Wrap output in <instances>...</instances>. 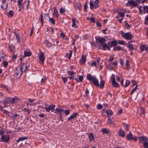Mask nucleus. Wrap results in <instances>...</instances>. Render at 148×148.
<instances>
[{
    "label": "nucleus",
    "instance_id": "nucleus-48",
    "mask_svg": "<svg viewBox=\"0 0 148 148\" xmlns=\"http://www.w3.org/2000/svg\"><path fill=\"white\" fill-rule=\"evenodd\" d=\"M76 6L77 8H78L79 10H80V8L81 7V4L80 3H77Z\"/></svg>",
    "mask_w": 148,
    "mask_h": 148
},
{
    "label": "nucleus",
    "instance_id": "nucleus-2",
    "mask_svg": "<svg viewBox=\"0 0 148 148\" xmlns=\"http://www.w3.org/2000/svg\"><path fill=\"white\" fill-rule=\"evenodd\" d=\"M23 70L21 69L20 66H17L16 69L15 74L17 78L19 79L21 76Z\"/></svg>",
    "mask_w": 148,
    "mask_h": 148
},
{
    "label": "nucleus",
    "instance_id": "nucleus-52",
    "mask_svg": "<svg viewBox=\"0 0 148 148\" xmlns=\"http://www.w3.org/2000/svg\"><path fill=\"white\" fill-rule=\"evenodd\" d=\"M16 35V39L17 40V42H19L20 41V39L19 37L18 36V35L16 33H15Z\"/></svg>",
    "mask_w": 148,
    "mask_h": 148
},
{
    "label": "nucleus",
    "instance_id": "nucleus-18",
    "mask_svg": "<svg viewBox=\"0 0 148 148\" xmlns=\"http://www.w3.org/2000/svg\"><path fill=\"white\" fill-rule=\"evenodd\" d=\"M19 117V116L18 114L14 113L12 114L11 118H12L13 119L14 121L15 119H17V118Z\"/></svg>",
    "mask_w": 148,
    "mask_h": 148
},
{
    "label": "nucleus",
    "instance_id": "nucleus-9",
    "mask_svg": "<svg viewBox=\"0 0 148 148\" xmlns=\"http://www.w3.org/2000/svg\"><path fill=\"white\" fill-rule=\"evenodd\" d=\"M29 4V1L26 0L23 3V9L27 10L28 8V6Z\"/></svg>",
    "mask_w": 148,
    "mask_h": 148
},
{
    "label": "nucleus",
    "instance_id": "nucleus-3",
    "mask_svg": "<svg viewBox=\"0 0 148 148\" xmlns=\"http://www.w3.org/2000/svg\"><path fill=\"white\" fill-rule=\"evenodd\" d=\"M121 34L127 40H130L133 37V35L130 32L124 33L123 32Z\"/></svg>",
    "mask_w": 148,
    "mask_h": 148
},
{
    "label": "nucleus",
    "instance_id": "nucleus-23",
    "mask_svg": "<svg viewBox=\"0 0 148 148\" xmlns=\"http://www.w3.org/2000/svg\"><path fill=\"white\" fill-rule=\"evenodd\" d=\"M27 139V137H20L18 138V140H17L16 141V142L17 143H18L20 141H23L25 140H26Z\"/></svg>",
    "mask_w": 148,
    "mask_h": 148
},
{
    "label": "nucleus",
    "instance_id": "nucleus-28",
    "mask_svg": "<svg viewBox=\"0 0 148 148\" xmlns=\"http://www.w3.org/2000/svg\"><path fill=\"white\" fill-rule=\"evenodd\" d=\"M14 12L12 10H10L8 13V16L9 17H12L14 16Z\"/></svg>",
    "mask_w": 148,
    "mask_h": 148
},
{
    "label": "nucleus",
    "instance_id": "nucleus-57",
    "mask_svg": "<svg viewBox=\"0 0 148 148\" xmlns=\"http://www.w3.org/2000/svg\"><path fill=\"white\" fill-rule=\"evenodd\" d=\"M3 64L4 67H6L8 65V63L6 61H4L3 62Z\"/></svg>",
    "mask_w": 148,
    "mask_h": 148
},
{
    "label": "nucleus",
    "instance_id": "nucleus-53",
    "mask_svg": "<svg viewBox=\"0 0 148 148\" xmlns=\"http://www.w3.org/2000/svg\"><path fill=\"white\" fill-rule=\"evenodd\" d=\"M65 11V10L64 9L62 8H61L60 10V13L62 14L64 13Z\"/></svg>",
    "mask_w": 148,
    "mask_h": 148
},
{
    "label": "nucleus",
    "instance_id": "nucleus-15",
    "mask_svg": "<svg viewBox=\"0 0 148 148\" xmlns=\"http://www.w3.org/2000/svg\"><path fill=\"white\" fill-rule=\"evenodd\" d=\"M3 5L1 6V8L5 10L7 8L8 6V4L6 3H6H2Z\"/></svg>",
    "mask_w": 148,
    "mask_h": 148
},
{
    "label": "nucleus",
    "instance_id": "nucleus-56",
    "mask_svg": "<svg viewBox=\"0 0 148 148\" xmlns=\"http://www.w3.org/2000/svg\"><path fill=\"white\" fill-rule=\"evenodd\" d=\"M17 57V56L16 55H15L14 53L13 52L12 53V59L13 60H15Z\"/></svg>",
    "mask_w": 148,
    "mask_h": 148
},
{
    "label": "nucleus",
    "instance_id": "nucleus-62",
    "mask_svg": "<svg viewBox=\"0 0 148 148\" xmlns=\"http://www.w3.org/2000/svg\"><path fill=\"white\" fill-rule=\"evenodd\" d=\"M79 79L80 82H82L83 79V77L82 75L79 76Z\"/></svg>",
    "mask_w": 148,
    "mask_h": 148
},
{
    "label": "nucleus",
    "instance_id": "nucleus-8",
    "mask_svg": "<svg viewBox=\"0 0 148 148\" xmlns=\"http://www.w3.org/2000/svg\"><path fill=\"white\" fill-rule=\"evenodd\" d=\"M39 60L42 62V64H44V62L45 60V57L43 53H41L39 55Z\"/></svg>",
    "mask_w": 148,
    "mask_h": 148
},
{
    "label": "nucleus",
    "instance_id": "nucleus-12",
    "mask_svg": "<svg viewBox=\"0 0 148 148\" xmlns=\"http://www.w3.org/2000/svg\"><path fill=\"white\" fill-rule=\"evenodd\" d=\"M20 68L22 70H23V72H25L26 70L28 68L27 65V63L23 64L22 66H20Z\"/></svg>",
    "mask_w": 148,
    "mask_h": 148
},
{
    "label": "nucleus",
    "instance_id": "nucleus-19",
    "mask_svg": "<svg viewBox=\"0 0 148 148\" xmlns=\"http://www.w3.org/2000/svg\"><path fill=\"white\" fill-rule=\"evenodd\" d=\"M81 59L82 60L81 63L82 64H84L86 60V56L84 54L82 56Z\"/></svg>",
    "mask_w": 148,
    "mask_h": 148
},
{
    "label": "nucleus",
    "instance_id": "nucleus-64",
    "mask_svg": "<svg viewBox=\"0 0 148 148\" xmlns=\"http://www.w3.org/2000/svg\"><path fill=\"white\" fill-rule=\"evenodd\" d=\"M114 59V58L113 57H112V56H110V59L109 60V62H111Z\"/></svg>",
    "mask_w": 148,
    "mask_h": 148
},
{
    "label": "nucleus",
    "instance_id": "nucleus-60",
    "mask_svg": "<svg viewBox=\"0 0 148 148\" xmlns=\"http://www.w3.org/2000/svg\"><path fill=\"white\" fill-rule=\"evenodd\" d=\"M97 108L98 109H101L102 108V106L101 104H99L97 106Z\"/></svg>",
    "mask_w": 148,
    "mask_h": 148
},
{
    "label": "nucleus",
    "instance_id": "nucleus-26",
    "mask_svg": "<svg viewBox=\"0 0 148 148\" xmlns=\"http://www.w3.org/2000/svg\"><path fill=\"white\" fill-rule=\"evenodd\" d=\"M24 56H23V57L24 58L25 56H29L31 55L32 53L29 51H25L24 52Z\"/></svg>",
    "mask_w": 148,
    "mask_h": 148
},
{
    "label": "nucleus",
    "instance_id": "nucleus-39",
    "mask_svg": "<svg viewBox=\"0 0 148 148\" xmlns=\"http://www.w3.org/2000/svg\"><path fill=\"white\" fill-rule=\"evenodd\" d=\"M89 137L90 141H92V140H93L94 139V136L93 135L92 133H90V134Z\"/></svg>",
    "mask_w": 148,
    "mask_h": 148
},
{
    "label": "nucleus",
    "instance_id": "nucleus-17",
    "mask_svg": "<svg viewBox=\"0 0 148 148\" xmlns=\"http://www.w3.org/2000/svg\"><path fill=\"white\" fill-rule=\"evenodd\" d=\"M119 136L122 137H124L125 136V132L124 131L122 130H121L119 131Z\"/></svg>",
    "mask_w": 148,
    "mask_h": 148
},
{
    "label": "nucleus",
    "instance_id": "nucleus-42",
    "mask_svg": "<svg viewBox=\"0 0 148 148\" xmlns=\"http://www.w3.org/2000/svg\"><path fill=\"white\" fill-rule=\"evenodd\" d=\"M2 87L4 88V89H5L8 92H10V91L8 88V87L7 86H6L5 85H1Z\"/></svg>",
    "mask_w": 148,
    "mask_h": 148
},
{
    "label": "nucleus",
    "instance_id": "nucleus-10",
    "mask_svg": "<svg viewBox=\"0 0 148 148\" xmlns=\"http://www.w3.org/2000/svg\"><path fill=\"white\" fill-rule=\"evenodd\" d=\"M4 105L8 104L10 103H11V99L9 98H6L3 100L2 102Z\"/></svg>",
    "mask_w": 148,
    "mask_h": 148
},
{
    "label": "nucleus",
    "instance_id": "nucleus-1",
    "mask_svg": "<svg viewBox=\"0 0 148 148\" xmlns=\"http://www.w3.org/2000/svg\"><path fill=\"white\" fill-rule=\"evenodd\" d=\"M87 79L90 81L92 82L94 85L97 86H99V84L97 78L95 77H93L90 74H88L86 76Z\"/></svg>",
    "mask_w": 148,
    "mask_h": 148
},
{
    "label": "nucleus",
    "instance_id": "nucleus-41",
    "mask_svg": "<svg viewBox=\"0 0 148 148\" xmlns=\"http://www.w3.org/2000/svg\"><path fill=\"white\" fill-rule=\"evenodd\" d=\"M49 21L51 23L53 24H55V21L54 19L53 18H49Z\"/></svg>",
    "mask_w": 148,
    "mask_h": 148
},
{
    "label": "nucleus",
    "instance_id": "nucleus-22",
    "mask_svg": "<svg viewBox=\"0 0 148 148\" xmlns=\"http://www.w3.org/2000/svg\"><path fill=\"white\" fill-rule=\"evenodd\" d=\"M133 135L132 133L130 132L129 134H128L126 137V138L128 140H132L133 138Z\"/></svg>",
    "mask_w": 148,
    "mask_h": 148
},
{
    "label": "nucleus",
    "instance_id": "nucleus-32",
    "mask_svg": "<svg viewBox=\"0 0 148 148\" xmlns=\"http://www.w3.org/2000/svg\"><path fill=\"white\" fill-rule=\"evenodd\" d=\"M125 28L127 29H129L131 25H129L128 24L127 21H125Z\"/></svg>",
    "mask_w": 148,
    "mask_h": 148
},
{
    "label": "nucleus",
    "instance_id": "nucleus-16",
    "mask_svg": "<svg viewBox=\"0 0 148 148\" xmlns=\"http://www.w3.org/2000/svg\"><path fill=\"white\" fill-rule=\"evenodd\" d=\"M109 43H110V42H108V44L110 47L114 46L116 45L117 43V42L116 40L112 41L111 42V45Z\"/></svg>",
    "mask_w": 148,
    "mask_h": 148
},
{
    "label": "nucleus",
    "instance_id": "nucleus-46",
    "mask_svg": "<svg viewBox=\"0 0 148 148\" xmlns=\"http://www.w3.org/2000/svg\"><path fill=\"white\" fill-rule=\"evenodd\" d=\"M90 8L91 9H92L94 7V5L93 3L90 1Z\"/></svg>",
    "mask_w": 148,
    "mask_h": 148
},
{
    "label": "nucleus",
    "instance_id": "nucleus-36",
    "mask_svg": "<svg viewBox=\"0 0 148 148\" xmlns=\"http://www.w3.org/2000/svg\"><path fill=\"white\" fill-rule=\"evenodd\" d=\"M77 21V20L75 18H73L72 20L73 24L72 25V26L73 27H74L76 26V23Z\"/></svg>",
    "mask_w": 148,
    "mask_h": 148
},
{
    "label": "nucleus",
    "instance_id": "nucleus-40",
    "mask_svg": "<svg viewBox=\"0 0 148 148\" xmlns=\"http://www.w3.org/2000/svg\"><path fill=\"white\" fill-rule=\"evenodd\" d=\"M55 107V105H50L48 108H49V110H53V111L54 110V108Z\"/></svg>",
    "mask_w": 148,
    "mask_h": 148
},
{
    "label": "nucleus",
    "instance_id": "nucleus-24",
    "mask_svg": "<svg viewBox=\"0 0 148 148\" xmlns=\"http://www.w3.org/2000/svg\"><path fill=\"white\" fill-rule=\"evenodd\" d=\"M128 47L129 48V50L133 51L134 49V48L133 47L132 44H131L130 42H129L128 43Z\"/></svg>",
    "mask_w": 148,
    "mask_h": 148
},
{
    "label": "nucleus",
    "instance_id": "nucleus-27",
    "mask_svg": "<svg viewBox=\"0 0 148 148\" xmlns=\"http://www.w3.org/2000/svg\"><path fill=\"white\" fill-rule=\"evenodd\" d=\"M140 139L142 141H144L145 142H147L148 141V139L147 138L144 136H142L140 137Z\"/></svg>",
    "mask_w": 148,
    "mask_h": 148
},
{
    "label": "nucleus",
    "instance_id": "nucleus-11",
    "mask_svg": "<svg viewBox=\"0 0 148 148\" xmlns=\"http://www.w3.org/2000/svg\"><path fill=\"white\" fill-rule=\"evenodd\" d=\"M63 111V109H59L58 108H57L55 111L54 113H56L58 114H59V115L60 114L62 115V112Z\"/></svg>",
    "mask_w": 148,
    "mask_h": 148
},
{
    "label": "nucleus",
    "instance_id": "nucleus-31",
    "mask_svg": "<svg viewBox=\"0 0 148 148\" xmlns=\"http://www.w3.org/2000/svg\"><path fill=\"white\" fill-rule=\"evenodd\" d=\"M106 112L108 116H110L113 114L112 111L110 110H107Z\"/></svg>",
    "mask_w": 148,
    "mask_h": 148
},
{
    "label": "nucleus",
    "instance_id": "nucleus-13",
    "mask_svg": "<svg viewBox=\"0 0 148 148\" xmlns=\"http://www.w3.org/2000/svg\"><path fill=\"white\" fill-rule=\"evenodd\" d=\"M77 113L76 112L74 113L71 116L67 119V121H69L76 117Z\"/></svg>",
    "mask_w": 148,
    "mask_h": 148
},
{
    "label": "nucleus",
    "instance_id": "nucleus-37",
    "mask_svg": "<svg viewBox=\"0 0 148 148\" xmlns=\"http://www.w3.org/2000/svg\"><path fill=\"white\" fill-rule=\"evenodd\" d=\"M72 52H73L72 50H70L69 54V53H67L66 54V55L65 56V57H67L68 56V55L69 54V58L70 60L71 59V57L72 56Z\"/></svg>",
    "mask_w": 148,
    "mask_h": 148
},
{
    "label": "nucleus",
    "instance_id": "nucleus-44",
    "mask_svg": "<svg viewBox=\"0 0 148 148\" xmlns=\"http://www.w3.org/2000/svg\"><path fill=\"white\" fill-rule=\"evenodd\" d=\"M130 84V81L128 80H127L125 82V85L124 86V87H127Z\"/></svg>",
    "mask_w": 148,
    "mask_h": 148
},
{
    "label": "nucleus",
    "instance_id": "nucleus-7",
    "mask_svg": "<svg viewBox=\"0 0 148 148\" xmlns=\"http://www.w3.org/2000/svg\"><path fill=\"white\" fill-rule=\"evenodd\" d=\"M126 5L128 6L132 5L135 7H136L138 5V4L134 1L133 0H129Z\"/></svg>",
    "mask_w": 148,
    "mask_h": 148
},
{
    "label": "nucleus",
    "instance_id": "nucleus-21",
    "mask_svg": "<svg viewBox=\"0 0 148 148\" xmlns=\"http://www.w3.org/2000/svg\"><path fill=\"white\" fill-rule=\"evenodd\" d=\"M140 49L142 51L147 50L148 49V47L145 45H142L140 46Z\"/></svg>",
    "mask_w": 148,
    "mask_h": 148
},
{
    "label": "nucleus",
    "instance_id": "nucleus-20",
    "mask_svg": "<svg viewBox=\"0 0 148 148\" xmlns=\"http://www.w3.org/2000/svg\"><path fill=\"white\" fill-rule=\"evenodd\" d=\"M54 9V11L53 13V15L54 16H55L57 17H58V11L57 10L56 7H54L53 8Z\"/></svg>",
    "mask_w": 148,
    "mask_h": 148
},
{
    "label": "nucleus",
    "instance_id": "nucleus-6",
    "mask_svg": "<svg viewBox=\"0 0 148 148\" xmlns=\"http://www.w3.org/2000/svg\"><path fill=\"white\" fill-rule=\"evenodd\" d=\"M96 42L99 43L101 45H103L105 41V40L103 38L98 37L96 38Z\"/></svg>",
    "mask_w": 148,
    "mask_h": 148
},
{
    "label": "nucleus",
    "instance_id": "nucleus-58",
    "mask_svg": "<svg viewBox=\"0 0 148 148\" xmlns=\"http://www.w3.org/2000/svg\"><path fill=\"white\" fill-rule=\"evenodd\" d=\"M66 115H68L70 114V112L69 110H66L64 111Z\"/></svg>",
    "mask_w": 148,
    "mask_h": 148
},
{
    "label": "nucleus",
    "instance_id": "nucleus-63",
    "mask_svg": "<svg viewBox=\"0 0 148 148\" xmlns=\"http://www.w3.org/2000/svg\"><path fill=\"white\" fill-rule=\"evenodd\" d=\"M67 72L69 75H73V74L74 73V72L70 71H68Z\"/></svg>",
    "mask_w": 148,
    "mask_h": 148
},
{
    "label": "nucleus",
    "instance_id": "nucleus-30",
    "mask_svg": "<svg viewBox=\"0 0 148 148\" xmlns=\"http://www.w3.org/2000/svg\"><path fill=\"white\" fill-rule=\"evenodd\" d=\"M9 48L11 52H13L15 49V47L13 45H9Z\"/></svg>",
    "mask_w": 148,
    "mask_h": 148
},
{
    "label": "nucleus",
    "instance_id": "nucleus-51",
    "mask_svg": "<svg viewBox=\"0 0 148 148\" xmlns=\"http://www.w3.org/2000/svg\"><path fill=\"white\" fill-rule=\"evenodd\" d=\"M143 146L145 148H148V143L145 142L143 143Z\"/></svg>",
    "mask_w": 148,
    "mask_h": 148
},
{
    "label": "nucleus",
    "instance_id": "nucleus-59",
    "mask_svg": "<svg viewBox=\"0 0 148 148\" xmlns=\"http://www.w3.org/2000/svg\"><path fill=\"white\" fill-rule=\"evenodd\" d=\"M84 10L86 12L87 11V2H86L84 5Z\"/></svg>",
    "mask_w": 148,
    "mask_h": 148
},
{
    "label": "nucleus",
    "instance_id": "nucleus-33",
    "mask_svg": "<svg viewBox=\"0 0 148 148\" xmlns=\"http://www.w3.org/2000/svg\"><path fill=\"white\" fill-rule=\"evenodd\" d=\"M105 84L104 81L103 80L101 81L100 83V84H99V86L101 88H103L104 85Z\"/></svg>",
    "mask_w": 148,
    "mask_h": 148
},
{
    "label": "nucleus",
    "instance_id": "nucleus-47",
    "mask_svg": "<svg viewBox=\"0 0 148 148\" xmlns=\"http://www.w3.org/2000/svg\"><path fill=\"white\" fill-rule=\"evenodd\" d=\"M62 79L63 80L64 83L65 84L67 82V77H62Z\"/></svg>",
    "mask_w": 148,
    "mask_h": 148
},
{
    "label": "nucleus",
    "instance_id": "nucleus-35",
    "mask_svg": "<svg viewBox=\"0 0 148 148\" xmlns=\"http://www.w3.org/2000/svg\"><path fill=\"white\" fill-rule=\"evenodd\" d=\"M18 99V98L16 97H15L14 98H12L11 99V103H14L16 102V101Z\"/></svg>",
    "mask_w": 148,
    "mask_h": 148
},
{
    "label": "nucleus",
    "instance_id": "nucleus-38",
    "mask_svg": "<svg viewBox=\"0 0 148 148\" xmlns=\"http://www.w3.org/2000/svg\"><path fill=\"white\" fill-rule=\"evenodd\" d=\"M143 9L145 12L148 13V6H146L143 7Z\"/></svg>",
    "mask_w": 148,
    "mask_h": 148
},
{
    "label": "nucleus",
    "instance_id": "nucleus-61",
    "mask_svg": "<svg viewBox=\"0 0 148 148\" xmlns=\"http://www.w3.org/2000/svg\"><path fill=\"white\" fill-rule=\"evenodd\" d=\"M123 124L124 125H125L126 130L127 131H128L129 130V129L128 127L129 125L127 124H125L124 123H123Z\"/></svg>",
    "mask_w": 148,
    "mask_h": 148
},
{
    "label": "nucleus",
    "instance_id": "nucleus-49",
    "mask_svg": "<svg viewBox=\"0 0 148 148\" xmlns=\"http://www.w3.org/2000/svg\"><path fill=\"white\" fill-rule=\"evenodd\" d=\"M102 132L104 133L109 134V132L108 130L106 128H104L102 129Z\"/></svg>",
    "mask_w": 148,
    "mask_h": 148
},
{
    "label": "nucleus",
    "instance_id": "nucleus-29",
    "mask_svg": "<svg viewBox=\"0 0 148 148\" xmlns=\"http://www.w3.org/2000/svg\"><path fill=\"white\" fill-rule=\"evenodd\" d=\"M45 45H47V47H49L51 46V43L49 42L48 40H45Z\"/></svg>",
    "mask_w": 148,
    "mask_h": 148
},
{
    "label": "nucleus",
    "instance_id": "nucleus-55",
    "mask_svg": "<svg viewBox=\"0 0 148 148\" xmlns=\"http://www.w3.org/2000/svg\"><path fill=\"white\" fill-rule=\"evenodd\" d=\"M119 14L121 17H124L125 15V14L122 12H119L118 13Z\"/></svg>",
    "mask_w": 148,
    "mask_h": 148
},
{
    "label": "nucleus",
    "instance_id": "nucleus-54",
    "mask_svg": "<svg viewBox=\"0 0 148 148\" xmlns=\"http://www.w3.org/2000/svg\"><path fill=\"white\" fill-rule=\"evenodd\" d=\"M23 110L27 112L28 114L30 113V111H31V110L26 109L25 108H24Z\"/></svg>",
    "mask_w": 148,
    "mask_h": 148
},
{
    "label": "nucleus",
    "instance_id": "nucleus-43",
    "mask_svg": "<svg viewBox=\"0 0 148 148\" xmlns=\"http://www.w3.org/2000/svg\"><path fill=\"white\" fill-rule=\"evenodd\" d=\"M107 123L109 124H114V125L115 123H114L113 121H112L110 118H109L107 121Z\"/></svg>",
    "mask_w": 148,
    "mask_h": 148
},
{
    "label": "nucleus",
    "instance_id": "nucleus-25",
    "mask_svg": "<svg viewBox=\"0 0 148 148\" xmlns=\"http://www.w3.org/2000/svg\"><path fill=\"white\" fill-rule=\"evenodd\" d=\"M129 60H127L126 61V69H127L128 70L130 68V65L129 64Z\"/></svg>",
    "mask_w": 148,
    "mask_h": 148
},
{
    "label": "nucleus",
    "instance_id": "nucleus-45",
    "mask_svg": "<svg viewBox=\"0 0 148 148\" xmlns=\"http://www.w3.org/2000/svg\"><path fill=\"white\" fill-rule=\"evenodd\" d=\"M40 21L41 22V23L42 24V25H43V14L42 12L40 15Z\"/></svg>",
    "mask_w": 148,
    "mask_h": 148
},
{
    "label": "nucleus",
    "instance_id": "nucleus-50",
    "mask_svg": "<svg viewBox=\"0 0 148 148\" xmlns=\"http://www.w3.org/2000/svg\"><path fill=\"white\" fill-rule=\"evenodd\" d=\"M46 79V77L45 76H43L41 80V83H44V82H45Z\"/></svg>",
    "mask_w": 148,
    "mask_h": 148
},
{
    "label": "nucleus",
    "instance_id": "nucleus-5",
    "mask_svg": "<svg viewBox=\"0 0 148 148\" xmlns=\"http://www.w3.org/2000/svg\"><path fill=\"white\" fill-rule=\"evenodd\" d=\"M113 75H112V85L113 87L117 88L119 86V84L117 83L115 80V77H113Z\"/></svg>",
    "mask_w": 148,
    "mask_h": 148
},
{
    "label": "nucleus",
    "instance_id": "nucleus-14",
    "mask_svg": "<svg viewBox=\"0 0 148 148\" xmlns=\"http://www.w3.org/2000/svg\"><path fill=\"white\" fill-rule=\"evenodd\" d=\"M102 49L103 50H106L107 49L108 50L110 51V49L109 47L106 43L103 44L102 46Z\"/></svg>",
    "mask_w": 148,
    "mask_h": 148
},
{
    "label": "nucleus",
    "instance_id": "nucleus-34",
    "mask_svg": "<svg viewBox=\"0 0 148 148\" xmlns=\"http://www.w3.org/2000/svg\"><path fill=\"white\" fill-rule=\"evenodd\" d=\"M122 49V48L121 47L119 46H116L114 47L113 49V50L114 51H119Z\"/></svg>",
    "mask_w": 148,
    "mask_h": 148
},
{
    "label": "nucleus",
    "instance_id": "nucleus-4",
    "mask_svg": "<svg viewBox=\"0 0 148 148\" xmlns=\"http://www.w3.org/2000/svg\"><path fill=\"white\" fill-rule=\"evenodd\" d=\"M3 132V134H1V140L3 142H7L10 139L9 136L8 135L5 136Z\"/></svg>",
    "mask_w": 148,
    "mask_h": 148
}]
</instances>
